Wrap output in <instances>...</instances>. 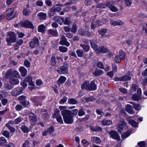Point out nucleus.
Instances as JSON below:
<instances>
[{
	"label": "nucleus",
	"instance_id": "nucleus-23",
	"mask_svg": "<svg viewBox=\"0 0 147 147\" xmlns=\"http://www.w3.org/2000/svg\"><path fill=\"white\" fill-rule=\"evenodd\" d=\"M131 131L128 130L125 131V132L123 133L121 135V137L123 139H125L128 137L131 134Z\"/></svg>",
	"mask_w": 147,
	"mask_h": 147
},
{
	"label": "nucleus",
	"instance_id": "nucleus-37",
	"mask_svg": "<svg viewBox=\"0 0 147 147\" xmlns=\"http://www.w3.org/2000/svg\"><path fill=\"white\" fill-rule=\"evenodd\" d=\"M140 97L141 96L137 94H135L132 95V98L134 100L137 101L140 99Z\"/></svg>",
	"mask_w": 147,
	"mask_h": 147
},
{
	"label": "nucleus",
	"instance_id": "nucleus-14",
	"mask_svg": "<svg viewBox=\"0 0 147 147\" xmlns=\"http://www.w3.org/2000/svg\"><path fill=\"white\" fill-rule=\"evenodd\" d=\"M109 51V50L106 47L101 46L98 47V53H105L108 52Z\"/></svg>",
	"mask_w": 147,
	"mask_h": 147
},
{
	"label": "nucleus",
	"instance_id": "nucleus-3",
	"mask_svg": "<svg viewBox=\"0 0 147 147\" xmlns=\"http://www.w3.org/2000/svg\"><path fill=\"white\" fill-rule=\"evenodd\" d=\"M13 77L19 78L20 75L18 72L16 70L12 71L11 69L8 70L6 72L5 77L6 79H9Z\"/></svg>",
	"mask_w": 147,
	"mask_h": 147
},
{
	"label": "nucleus",
	"instance_id": "nucleus-11",
	"mask_svg": "<svg viewBox=\"0 0 147 147\" xmlns=\"http://www.w3.org/2000/svg\"><path fill=\"white\" fill-rule=\"evenodd\" d=\"M39 44V40L38 38H34L29 43V46L31 48L35 47V45Z\"/></svg>",
	"mask_w": 147,
	"mask_h": 147
},
{
	"label": "nucleus",
	"instance_id": "nucleus-38",
	"mask_svg": "<svg viewBox=\"0 0 147 147\" xmlns=\"http://www.w3.org/2000/svg\"><path fill=\"white\" fill-rule=\"evenodd\" d=\"M68 103L70 104H76L77 103V100L74 98H69L68 99Z\"/></svg>",
	"mask_w": 147,
	"mask_h": 147
},
{
	"label": "nucleus",
	"instance_id": "nucleus-61",
	"mask_svg": "<svg viewBox=\"0 0 147 147\" xmlns=\"http://www.w3.org/2000/svg\"><path fill=\"white\" fill-rule=\"evenodd\" d=\"M7 95V92H5L4 91H2L0 94V98L5 97Z\"/></svg>",
	"mask_w": 147,
	"mask_h": 147
},
{
	"label": "nucleus",
	"instance_id": "nucleus-48",
	"mask_svg": "<svg viewBox=\"0 0 147 147\" xmlns=\"http://www.w3.org/2000/svg\"><path fill=\"white\" fill-rule=\"evenodd\" d=\"M121 59L118 55L116 56L114 58L115 62L117 63H120L121 62Z\"/></svg>",
	"mask_w": 147,
	"mask_h": 147
},
{
	"label": "nucleus",
	"instance_id": "nucleus-1",
	"mask_svg": "<svg viewBox=\"0 0 147 147\" xmlns=\"http://www.w3.org/2000/svg\"><path fill=\"white\" fill-rule=\"evenodd\" d=\"M59 108L61 111V113L63 116L64 122L67 124H71L74 121L73 117L76 116L78 112V110L74 109L71 111L65 110L66 106H59Z\"/></svg>",
	"mask_w": 147,
	"mask_h": 147
},
{
	"label": "nucleus",
	"instance_id": "nucleus-21",
	"mask_svg": "<svg viewBox=\"0 0 147 147\" xmlns=\"http://www.w3.org/2000/svg\"><path fill=\"white\" fill-rule=\"evenodd\" d=\"M19 69L22 77H24L26 75L27 70L24 67H21Z\"/></svg>",
	"mask_w": 147,
	"mask_h": 147
},
{
	"label": "nucleus",
	"instance_id": "nucleus-52",
	"mask_svg": "<svg viewBox=\"0 0 147 147\" xmlns=\"http://www.w3.org/2000/svg\"><path fill=\"white\" fill-rule=\"evenodd\" d=\"M2 134L6 138H9V133L8 131L7 130L3 131Z\"/></svg>",
	"mask_w": 147,
	"mask_h": 147
},
{
	"label": "nucleus",
	"instance_id": "nucleus-24",
	"mask_svg": "<svg viewBox=\"0 0 147 147\" xmlns=\"http://www.w3.org/2000/svg\"><path fill=\"white\" fill-rule=\"evenodd\" d=\"M90 129L93 131H100L102 130V128L100 127L97 126L94 127L93 126H91L90 127Z\"/></svg>",
	"mask_w": 147,
	"mask_h": 147
},
{
	"label": "nucleus",
	"instance_id": "nucleus-54",
	"mask_svg": "<svg viewBox=\"0 0 147 147\" xmlns=\"http://www.w3.org/2000/svg\"><path fill=\"white\" fill-rule=\"evenodd\" d=\"M20 103L24 107H27L29 104L28 101H27L25 100H23V101H21V102Z\"/></svg>",
	"mask_w": 147,
	"mask_h": 147
},
{
	"label": "nucleus",
	"instance_id": "nucleus-30",
	"mask_svg": "<svg viewBox=\"0 0 147 147\" xmlns=\"http://www.w3.org/2000/svg\"><path fill=\"white\" fill-rule=\"evenodd\" d=\"M91 141L97 143H99L100 142V140L98 137H93L91 138Z\"/></svg>",
	"mask_w": 147,
	"mask_h": 147
},
{
	"label": "nucleus",
	"instance_id": "nucleus-56",
	"mask_svg": "<svg viewBox=\"0 0 147 147\" xmlns=\"http://www.w3.org/2000/svg\"><path fill=\"white\" fill-rule=\"evenodd\" d=\"M82 35H86L88 37H91V33L89 31H85L84 32H82Z\"/></svg>",
	"mask_w": 147,
	"mask_h": 147
},
{
	"label": "nucleus",
	"instance_id": "nucleus-41",
	"mask_svg": "<svg viewBox=\"0 0 147 147\" xmlns=\"http://www.w3.org/2000/svg\"><path fill=\"white\" fill-rule=\"evenodd\" d=\"M45 28V26L43 24L40 25L38 27V31L42 33H44Z\"/></svg>",
	"mask_w": 147,
	"mask_h": 147
},
{
	"label": "nucleus",
	"instance_id": "nucleus-50",
	"mask_svg": "<svg viewBox=\"0 0 147 147\" xmlns=\"http://www.w3.org/2000/svg\"><path fill=\"white\" fill-rule=\"evenodd\" d=\"M78 112V115L79 116H82L85 114V112L83 110L82 108L80 109Z\"/></svg>",
	"mask_w": 147,
	"mask_h": 147
},
{
	"label": "nucleus",
	"instance_id": "nucleus-20",
	"mask_svg": "<svg viewBox=\"0 0 147 147\" xmlns=\"http://www.w3.org/2000/svg\"><path fill=\"white\" fill-rule=\"evenodd\" d=\"M26 82L29 83V85H31L32 86H34V83L32 81V77L29 75H28L24 80Z\"/></svg>",
	"mask_w": 147,
	"mask_h": 147
},
{
	"label": "nucleus",
	"instance_id": "nucleus-6",
	"mask_svg": "<svg viewBox=\"0 0 147 147\" xmlns=\"http://www.w3.org/2000/svg\"><path fill=\"white\" fill-rule=\"evenodd\" d=\"M30 121L32 125H34L37 121V117L34 113L30 112L28 113Z\"/></svg>",
	"mask_w": 147,
	"mask_h": 147
},
{
	"label": "nucleus",
	"instance_id": "nucleus-35",
	"mask_svg": "<svg viewBox=\"0 0 147 147\" xmlns=\"http://www.w3.org/2000/svg\"><path fill=\"white\" fill-rule=\"evenodd\" d=\"M76 53L78 57H82L84 55V52L82 50L79 49L77 50L76 51Z\"/></svg>",
	"mask_w": 147,
	"mask_h": 147
},
{
	"label": "nucleus",
	"instance_id": "nucleus-39",
	"mask_svg": "<svg viewBox=\"0 0 147 147\" xmlns=\"http://www.w3.org/2000/svg\"><path fill=\"white\" fill-rule=\"evenodd\" d=\"M122 81H127L130 80L131 77L127 75H123L121 76Z\"/></svg>",
	"mask_w": 147,
	"mask_h": 147
},
{
	"label": "nucleus",
	"instance_id": "nucleus-63",
	"mask_svg": "<svg viewBox=\"0 0 147 147\" xmlns=\"http://www.w3.org/2000/svg\"><path fill=\"white\" fill-rule=\"evenodd\" d=\"M138 144L140 147H143L146 146V144L143 141L139 142Z\"/></svg>",
	"mask_w": 147,
	"mask_h": 147
},
{
	"label": "nucleus",
	"instance_id": "nucleus-27",
	"mask_svg": "<svg viewBox=\"0 0 147 147\" xmlns=\"http://www.w3.org/2000/svg\"><path fill=\"white\" fill-rule=\"evenodd\" d=\"M7 143V141L4 137H0V146H5Z\"/></svg>",
	"mask_w": 147,
	"mask_h": 147
},
{
	"label": "nucleus",
	"instance_id": "nucleus-55",
	"mask_svg": "<svg viewBox=\"0 0 147 147\" xmlns=\"http://www.w3.org/2000/svg\"><path fill=\"white\" fill-rule=\"evenodd\" d=\"M57 121L60 124H63V122L61 117V115L56 118Z\"/></svg>",
	"mask_w": 147,
	"mask_h": 147
},
{
	"label": "nucleus",
	"instance_id": "nucleus-29",
	"mask_svg": "<svg viewBox=\"0 0 147 147\" xmlns=\"http://www.w3.org/2000/svg\"><path fill=\"white\" fill-rule=\"evenodd\" d=\"M38 16L40 20H45L47 17L46 14L43 12L39 13L38 14Z\"/></svg>",
	"mask_w": 147,
	"mask_h": 147
},
{
	"label": "nucleus",
	"instance_id": "nucleus-4",
	"mask_svg": "<svg viewBox=\"0 0 147 147\" xmlns=\"http://www.w3.org/2000/svg\"><path fill=\"white\" fill-rule=\"evenodd\" d=\"M8 34L9 37L6 38V40L7 42L8 45L11 46V43H13L16 42L17 36L13 32H9L8 33Z\"/></svg>",
	"mask_w": 147,
	"mask_h": 147
},
{
	"label": "nucleus",
	"instance_id": "nucleus-26",
	"mask_svg": "<svg viewBox=\"0 0 147 147\" xmlns=\"http://www.w3.org/2000/svg\"><path fill=\"white\" fill-rule=\"evenodd\" d=\"M90 45L91 47L95 50L96 52H98V45L96 44L93 42L91 40H90Z\"/></svg>",
	"mask_w": 147,
	"mask_h": 147
},
{
	"label": "nucleus",
	"instance_id": "nucleus-5",
	"mask_svg": "<svg viewBox=\"0 0 147 147\" xmlns=\"http://www.w3.org/2000/svg\"><path fill=\"white\" fill-rule=\"evenodd\" d=\"M24 88L23 87H17L14 88L11 92V95L13 96H17L21 94Z\"/></svg>",
	"mask_w": 147,
	"mask_h": 147
},
{
	"label": "nucleus",
	"instance_id": "nucleus-15",
	"mask_svg": "<svg viewBox=\"0 0 147 147\" xmlns=\"http://www.w3.org/2000/svg\"><path fill=\"white\" fill-rule=\"evenodd\" d=\"M47 34L52 36H58V33L56 30L51 29L47 30Z\"/></svg>",
	"mask_w": 147,
	"mask_h": 147
},
{
	"label": "nucleus",
	"instance_id": "nucleus-60",
	"mask_svg": "<svg viewBox=\"0 0 147 147\" xmlns=\"http://www.w3.org/2000/svg\"><path fill=\"white\" fill-rule=\"evenodd\" d=\"M22 118L20 117H19L14 120L15 124H18L21 122L22 121Z\"/></svg>",
	"mask_w": 147,
	"mask_h": 147
},
{
	"label": "nucleus",
	"instance_id": "nucleus-34",
	"mask_svg": "<svg viewBox=\"0 0 147 147\" xmlns=\"http://www.w3.org/2000/svg\"><path fill=\"white\" fill-rule=\"evenodd\" d=\"M102 74L103 71L102 70L99 69L96 70L93 73V74L95 76L101 75Z\"/></svg>",
	"mask_w": 147,
	"mask_h": 147
},
{
	"label": "nucleus",
	"instance_id": "nucleus-40",
	"mask_svg": "<svg viewBox=\"0 0 147 147\" xmlns=\"http://www.w3.org/2000/svg\"><path fill=\"white\" fill-rule=\"evenodd\" d=\"M21 129L24 133H27L29 131L28 128L25 125H23L21 127Z\"/></svg>",
	"mask_w": 147,
	"mask_h": 147
},
{
	"label": "nucleus",
	"instance_id": "nucleus-2",
	"mask_svg": "<svg viewBox=\"0 0 147 147\" xmlns=\"http://www.w3.org/2000/svg\"><path fill=\"white\" fill-rule=\"evenodd\" d=\"M81 88L82 90L85 88L88 91L95 90L97 89V86L94 81H92L90 84L88 81H86L82 85Z\"/></svg>",
	"mask_w": 147,
	"mask_h": 147
},
{
	"label": "nucleus",
	"instance_id": "nucleus-7",
	"mask_svg": "<svg viewBox=\"0 0 147 147\" xmlns=\"http://www.w3.org/2000/svg\"><path fill=\"white\" fill-rule=\"evenodd\" d=\"M109 134L110 136L114 139L116 140L117 141L120 140V136L119 134L116 131L112 130L109 131Z\"/></svg>",
	"mask_w": 147,
	"mask_h": 147
},
{
	"label": "nucleus",
	"instance_id": "nucleus-44",
	"mask_svg": "<svg viewBox=\"0 0 147 147\" xmlns=\"http://www.w3.org/2000/svg\"><path fill=\"white\" fill-rule=\"evenodd\" d=\"M47 132L51 135H53L54 132V129L53 126H51L49 128L47 129Z\"/></svg>",
	"mask_w": 147,
	"mask_h": 147
},
{
	"label": "nucleus",
	"instance_id": "nucleus-33",
	"mask_svg": "<svg viewBox=\"0 0 147 147\" xmlns=\"http://www.w3.org/2000/svg\"><path fill=\"white\" fill-rule=\"evenodd\" d=\"M55 12V8L54 7H52L51 8L50 11L48 13V16L50 17L53 16Z\"/></svg>",
	"mask_w": 147,
	"mask_h": 147
},
{
	"label": "nucleus",
	"instance_id": "nucleus-36",
	"mask_svg": "<svg viewBox=\"0 0 147 147\" xmlns=\"http://www.w3.org/2000/svg\"><path fill=\"white\" fill-rule=\"evenodd\" d=\"M119 56L122 59H124L125 56V53L122 50H120L119 52Z\"/></svg>",
	"mask_w": 147,
	"mask_h": 147
},
{
	"label": "nucleus",
	"instance_id": "nucleus-28",
	"mask_svg": "<svg viewBox=\"0 0 147 147\" xmlns=\"http://www.w3.org/2000/svg\"><path fill=\"white\" fill-rule=\"evenodd\" d=\"M112 123L111 121L105 119L102 121L101 123L103 125H109Z\"/></svg>",
	"mask_w": 147,
	"mask_h": 147
},
{
	"label": "nucleus",
	"instance_id": "nucleus-31",
	"mask_svg": "<svg viewBox=\"0 0 147 147\" xmlns=\"http://www.w3.org/2000/svg\"><path fill=\"white\" fill-rule=\"evenodd\" d=\"M128 123L133 127H138V123L134 120H129L128 121Z\"/></svg>",
	"mask_w": 147,
	"mask_h": 147
},
{
	"label": "nucleus",
	"instance_id": "nucleus-47",
	"mask_svg": "<svg viewBox=\"0 0 147 147\" xmlns=\"http://www.w3.org/2000/svg\"><path fill=\"white\" fill-rule=\"evenodd\" d=\"M85 100L87 102H89L90 101L93 102L95 100V99L94 97L91 96L89 97L86 98L85 99Z\"/></svg>",
	"mask_w": 147,
	"mask_h": 147
},
{
	"label": "nucleus",
	"instance_id": "nucleus-45",
	"mask_svg": "<svg viewBox=\"0 0 147 147\" xmlns=\"http://www.w3.org/2000/svg\"><path fill=\"white\" fill-rule=\"evenodd\" d=\"M6 126L10 130V132L11 133H13L15 131V128L13 127H11L10 125L8 123H7Z\"/></svg>",
	"mask_w": 147,
	"mask_h": 147
},
{
	"label": "nucleus",
	"instance_id": "nucleus-13",
	"mask_svg": "<svg viewBox=\"0 0 147 147\" xmlns=\"http://www.w3.org/2000/svg\"><path fill=\"white\" fill-rule=\"evenodd\" d=\"M14 8L13 7L9 9L7 11V15L6 16L7 19L10 20L13 17H11L13 14V13Z\"/></svg>",
	"mask_w": 147,
	"mask_h": 147
},
{
	"label": "nucleus",
	"instance_id": "nucleus-22",
	"mask_svg": "<svg viewBox=\"0 0 147 147\" xmlns=\"http://www.w3.org/2000/svg\"><path fill=\"white\" fill-rule=\"evenodd\" d=\"M80 45L84 50V52H87L90 50V47L89 45L82 44H80Z\"/></svg>",
	"mask_w": 147,
	"mask_h": 147
},
{
	"label": "nucleus",
	"instance_id": "nucleus-9",
	"mask_svg": "<svg viewBox=\"0 0 147 147\" xmlns=\"http://www.w3.org/2000/svg\"><path fill=\"white\" fill-rule=\"evenodd\" d=\"M57 71L58 73L60 74H65L68 72V69L67 67L62 66L58 67L57 70Z\"/></svg>",
	"mask_w": 147,
	"mask_h": 147
},
{
	"label": "nucleus",
	"instance_id": "nucleus-8",
	"mask_svg": "<svg viewBox=\"0 0 147 147\" xmlns=\"http://www.w3.org/2000/svg\"><path fill=\"white\" fill-rule=\"evenodd\" d=\"M31 100L35 103L36 106H41V102L42 101V98H41L34 96L31 98Z\"/></svg>",
	"mask_w": 147,
	"mask_h": 147
},
{
	"label": "nucleus",
	"instance_id": "nucleus-49",
	"mask_svg": "<svg viewBox=\"0 0 147 147\" xmlns=\"http://www.w3.org/2000/svg\"><path fill=\"white\" fill-rule=\"evenodd\" d=\"M23 14L25 16H28L30 13L29 9H24L23 12Z\"/></svg>",
	"mask_w": 147,
	"mask_h": 147
},
{
	"label": "nucleus",
	"instance_id": "nucleus-10",
	"mask_svg": "<svg viewBox=\"0 0 147 147\" xmlns=\"http://www.w3.org/2000/svg\"><path fill=\"white\" fill-rule=\"evenodd\" d=\"M22 26L23 27L32 29H33L34 28L33 25L29 20H26L24 21L22 24Z\"/></svg>",
	"mask_w": 147,
	"mask_h": 147
},
{
	"label": "nucleus",
	"instance_id": "nucleus-46",
	"mask_svg": "<svg viewBox=\"0 0 147 147\" xmlns=\"http://www.w3.org/2000/svg\"><path fill=\"white\" fill-rule=\"evenodd\" d=\"M59 50L62 52L65 53L67 51V48L65 47L61 46L59 47Z\"/></svg>",
	"mask_w": 147,
	"mask_h": 147
},
{
	"label": "nucleus",
	"instance_id": "nucleus-59",
	"mask_svg": "<svg viewBox=\"0 0 147 147\" xmlns=\"http://www.w3.org/2000/svg\"><path fill=\"white\" fill-rule=\"evenodd\" d=\"M115 2H109L108 1L106 3V5L109 8H111V7L114 4Z\"/></svg>",
	"mask_w": 147,
	"mask_h": 147
},
{
	"label": "nucleus",
	"instance_id": "nucleus-12",
	"mask_svg": "<svg viewBox=\"0 0 147 147\" xmlns=\"http://www.w3.org/2000/svg\"><path fill=\"white\" fill-rule=\"evenodd\" d=\"M59 44L62 45H65L67 47H69L70 45L69 43L67 41L66 37L64 35L61 38Z\"/></svg>",
	"mask_w": 147,
	"mask_h": 147
},
{
	"label": "nucleus",
	"instance_id": "nucleus-57",
	"mask_svg": "<svg viewBox=\"0 0 147 147\" xmlns=\"http://www.w3.org/2000/svg\"><path fill=\"white\" fill-rule=\"evenodd\" d=\"M96 26L97 27H99L102 25V23L101 21L99 20H97L95 22Z\"/></svg>",
	"mask_w": 147,
	"mask_h": 147
},
{
	"label": "nucleus",
	"instance_id": "nucleus-19",
	"mask_svg": "<svg viewBox=\"0 0 147 147\" xmlns=\"http://www.w3.org/2000/svg\"><path fill=\"white\" fill-rule=\"evenodd\" d=\"M125 109L126 111L129 114H132L134 113L131 106L130 105H126Z\"/></svg>",
	"mask_w": 147,
	"mask_h": 147
},
{
	"label": "nucleus",
	"instance_id": "nucleus-53",
	"mask_svg": "<svg viewBox=\"0 0 147 147\" xmlns=\"http://www.w3.org/2000/svg\"><path fill=\"white\" fill-rule=\"evenodd\" d=\"M51 61L52 63L51 65L53 66L55 65L56 63V61L55 59V56L52 57L51 59Z\"/></svg>",
	"mask_w": 147,
	"mask_h": 147
},
{
	"label": "nucleus",
	"instance_id": "nucleus-62",
	"mask_svg": "<svg viewBox=\"0 0 147 147\" xmlns=\"http://www.w3.org/2000/svg\"><path fill=\"white\" fill-rule=\"evenodd\" d=\"M67 99V98L66 97H64L59 100V103L61 104H63L66 101Z\"/></svg>",
	"mask_w": 147,
	"mask_h": 147
},
{
	"label": "nucleus",
	"instance_id": "nucleus-58",
	"mask_svg": "<svg viewBox=\"0 0 147 147\" xmlns=\"http://www.w3.org/2000/svg\"><path fill=\"white\" fill-rule=\"evenodd\" d=\"M124 2L126 7L130 6L132 3V2L130 0H125Z\"/></svg>",
	"mask_w": 147,
	"mask_h": 147
},
{
	"label": "nucleus",
	"instance_id": "nucleus-51",
	"mask_svg": "<svg viewBox=\"0 0 147 147\" xmlns=\"http://www.w3.org/2000/svg\"><path fill=\"white\" fill-rule=\"evenodd\" d=\"M107 31L106 29L103 28L100 30V31H98L99 34L101 35L102 36H104L105 34Z\"/></svg>",
	"mask_w": 147,
	"mask_h": 147
},
{
	"label": "nucleus",
	"instance_id": "nucleus-43",
	"mask_svg": "<svg viewBox=\"0 0 147 147\" xmlns=\"http://www.w3.org/2000/svg\"><path fill=\"white\" fill-rule=\"evenodd\" d=\"M77 27L75 23L73 24L72 28L71 30V31L73 33H76L77 31Z\"/></svg>",
	"mask_w": 147,
	"mask_h": 147
},
{
	"label": "nucleus",
	"instance_id": "nucleus-16",
	"mask_svg": "<svg viewBox=\"0 0 147 147\" xmlns=\"http://www.w3.org/2000/svg\"><path fill=\"white\" fill-rule=\"evenodd\" d=\"M53 19L55 22H57L60 25L62 24L64 21V18L59 16H57L54 17Z\"/></svg>",
	"mask_w": 147,
	"mask_h": 147
},
{
	"label": "nucleus",
	"instance_id": "nucleus-18",
	"mask_svg": "<svg viewBox=\"0 0 147 147\" xmlns=\"http://www.w3.org/2000/svg\"><path fill=\"white\" fill-rule=\"evenodd\" d=\"M16 78H14L13 77L12 78H10L9 80V83L13 85H17L19 84V81Z\"/></svg>",
	"mask_w": 147,
	"mask_h": 147
},
{
	"label": "nucleus",
	"instance_id": "nucleus-32",
	"mask_svg": "<svg viewBox=\"0 0 147 147\" xmlns=\"http://www.w3.org/2000/svg\"><path fill=\"white\" fill-rule=\"evenodd\" d=\"M61 115L59 111L57 109H56L53 115V118H56Z\"/></svg>",
	"mask_w": 147,
	"mask_h": 147
},
{
	"label": "nucleus",
	"instance_id": "nucleus-17",
	"mask_svg": "<svg viewBox=\"0 0 147 147\" xmlns=\"http://www.w3.org/2000/svg\"><path fill=\"white\" fill-rule=\"evenodd\" d=\"M110 23L111 25L113 26L121 25L123 24V22L119 20H117L116 21L111 20L110 21Z\"/></svg>",
	"mask_w": 147,
	"mask_h": 147
},
{
	"label": "nucleus",
	"instance_id": "nucleus-64",
	"mask_svg": "<svg viewBox=\"0 0 147 147\" xmlns=\"http://www.w3.org/2000/svg\"><path fill=\"white\" fill-rule=\"evenodd\" d=\"M29 144V141L27 140H26L25 141V142L23 144L22 147H30V146H28Z\"/></svg>",
	"mask_w": 147,
	"mask_h": 147
},
{
	"label": "nucleus",
	"instance_id": "nucleus-42",
	"mask_svg": "<svg viewBox=\"0 0 147 147\" xmlns=\"http://www.w3.org/2000/svg\"><path fill=\"white\" fill-rule=\"evenodd\" d=\"M64 24L69 25V24H71V22L69 20V18L67 17H66L65 19H64V21L63 22Z\"/></svg>",
	"mask_w": 147,
	"mask_h": 147
},
{
	"label": "nucleus",
	"instance_id": "nucleus-25",
	"mask_svg": "<svg viewBox=\"0 0 147 147\" xmlns=\"http://www.w3.org/2000/svg\"><path fill=\"white\" fill-rule=\"evenodd\" d=\"M66 80V78L63 76H61L58 81H57V83L58 85H60L61 84L64 83Z\"/></svg>",
	"mask_w": 147,
	"mask_h": 147
}]
</instances>
